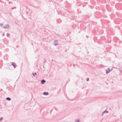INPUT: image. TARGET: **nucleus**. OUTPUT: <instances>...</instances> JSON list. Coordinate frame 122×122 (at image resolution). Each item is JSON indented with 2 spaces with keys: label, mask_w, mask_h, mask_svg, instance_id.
Wrapping results in <instances>:
<instances>
[{
  "label": "nucleus",
  "mask_w": 122,
  "mask_h": 122,
  "mask_svg": "<svg viewBox=\"0 0 122 122\" xmlns=\"http://www.w3.org/2000/svg\"><path fill=\"white\" fill-rule=\"evenodd\" d=\"M11 65H13L14 68H15L16 66H15V64L14 62H13L11 63Z\"/></svg>",
  "instance_id": "7ed1b4c3"
},
{
  "label": "nucleus",
  "mask_w": 122,
  "mask_h": 122,
  "mask_svg": "<svg viewBox=\"0 0 122 122\" xmlns=\"http://www.w3.org/2000/svg\"><path fill=\"white\" fill-rule=\"evenodd\" d=\"M57 22L58 23H60L61 22V20L60 19H58L57 20Z\"/></svg>",
  "instance_id": "0eeeda50"
},
{
  "label": "nucleus",
  "mask_w": 122,
  "mask_h": 122,
  "mask_svg": "<svg viewBox=\"0 0 122 122\" xmlns=\"http://www.w3.org/2000/svg\"><path fill=\"white\" fill-rule=\"evenodd\" d=\"M3 119V117H2L0 118V121H2Z\"/></svg>",
  "instance_id": "ddd939ff"
},
{
  "label": "nucleus",
  "mask_w": 122,
  "mask_h": 122,
  "mask_svg": "<svg viewBox=\"0 0 122 122\" xmlns=\"http://www.w3.org/2000/svg\"><path fill=\"white\" fill-rule=\"evenodd\" d=\"M3 25V24H1L0 23V25L1 26H2V25Z\"/></svg>",
  "instance_id": "f3484780"
},
{
  "label": "nucleus",
  "mask_w": 122,
  "mask_h": 122,
  "mask_svg": "<svg viewBox=\"0 0 122 122\" xmlns=\"http://www.w3.org/2000/svg\"><path fill=\"white\" fill-rule=\"evenodd\" d=\"M53 44L55 46L58 45V44H57V40H55L54 41Z\"/></svg>",
  "instance_id": "f03ea898"
},
{
  "label": "nucleus",
  "mask_w": 122,
  "mask_h": 122,
  "mask_svg": "<svg viewBox=\"0 0 122 122\" xmlns=\"http://www.w3.org/2000/svg\"><path fill=\"white\" fill-rule=\"evenodd\" d=\"M33 75L34 76H35L37 74L36 73H33Z\"/></svg>",
  "instance_id": "9b49d317"
},
{
  "label": "nucleus",
  "mask_w": 122,
  "mask_h": 122,
  "mask_svg": "<svg viewBox=\"0 0 122 122\" xmlns=\"http://www.w3.org/2000/svg\"><path fill=\"white\" fill-rule=\"evenodd\" d=\"M79 33H80V31H79Z\"/></svg>",
  "instance_id": "b1692460"
},
{
  "label": "nucleus",
  "mask_w": 122,
  "mask_h": 122,
  "mask_svg": "<svg viewBox=\"0 0 122 122\" xmlns=\"http://www.w3.org/2000/svg\"><path fill=\"white\" fill-rule=\"evenodd\" d=\"M43 68H45V66H44V64H43Z\"/></svg>",
  "instance_id": "a211bd4d"
},
{
  "label": "nucleus",
  "mask_w": 122,
  "mask_h": 122,
  "mask_svg": "<svg viewBox=\"0 0 122 122\" xmlns=\"http://www.w3.org/2000/svg\"><path fill=\"white\" fill-rule=\"evenodd\" d=\"M75 122H80L81 121L79 119H76L75 120Z\"/></svg>",
  "instance_id": "1a4fd4ad"
},
{
  "label": "nucleus",
  "mask_w": 122,
  "mask_h": 122,
  "mask_svg": "<svg viewBox=\"0 0 122 122\" xmlns=\"http://www.w3.org/2000/svg\"><path fill=\"white\" fill-rule=\"evenodd\" d=\"M120 72H121V73H122V71H120Z\"/></svg>",
  "instance_id": "5701e85b"
},
{
  "label": "nucleus",
  "mask_w": 122,
  "mask_h": 122,
  "mask_svg": "<svg viewBox=\"0 0 122 122\" xmlns=\"http://www.w3.org/2000/svg\"><path fill=\"white\" fill-rule=\"evenodd\" d=\"M9 4H10V3H11V2H9Z\"/></svg>",
  "instance_id": "aec40b11"
},
{
  "label": "nucleus",
  "mask_w": 122,
  "mask_h": 122,
  "mask_svg": "<svg viewBox=\"0 0 122 122\" xmlns=\"http://www.w3.org/2000/svg\"><path fill=\"white\" fill-rule=\"evenodd\" d=\"M2 36H5V34H3L2 35Z\"/></svg>",
  "instance_id": "6ab92c4d"
},
{
  "label": "nucleus",
  "mask_w": 122,
  "mask_h": 122,
  "mask_svg": "<svg viewBox=\"0 0 122 122\" xmlns=\"http://www.w3.org/2000/svg\"><path fill=\"white\" fill-rule=\"evenodd\" d=\"M49 93L48 92H44L43 93V94L45 95H47Z\"/></svg>",
  "instance_id": "423d86ee"
},
{
  "label": "nucleus",
  "mask_w": 122,
  "mask_h": 122,
  "mask_svg": "<svg viewBox=\"0 0 122 122\" xmlns=\"http://www.w3.org/2000/svg\"><path fill=\"white\" fill-rule=\"evenodd\" d=\"M6 99L8 101H10L11 100V98L9 97H7L6 98Z\"/></svg>",
  "instance_id": "9d476101"
},
{
  "label": "nucleus",
  "mask_w": 122,
  "mask_h": 122,
  "mask_svg": "<svg viewBox=\"0 0 122 122\" xmlns=\"http://www.w3.org/2000/svg\"><path fill=\"white\" fill-rule=\"evenodd\" d=\"M52 61H53V60H52Z\"/></svg>",
  "instance_id": "393cba45"
},
{
  "label": "nucleus",
  "mask_w": 122,
  "mask_h": 122,
  "mask_svg": "<svg viewBox=\"0 0 122 122\" xmlns=\"http://www.w3.org/2000/svg\"><path fill=\"white\" fill-rule=\"evenodd\" d=\"M6 27V28H8L10 26L9 24H6L5 25Z\"/></svg>",
  "instance_id": "6e6552de"
},
{
  "label": "nucleus",
  "mask_w": 122,
  "mask_h": 122,
  "mask_svg": "<svg viewBox=\"0 0 122 122\" xmlns=\"http://www.w3.org/2000/svg\"><path fill=\"white\" fill-rule=\"evenodd\" d=\"M89 78H87L86 80L87 81H89Z\"/></svg>",
  "instance_id": "4468645a"
},
{
  "label": "nucleus",
  "mask_w": 122,
  "mask_h": 122,
  "mask_svg": "<svg viewBox=\"0 0 122 122\" xmlns=\"http://www.w3.org/2000/svg\"><path fill=\"white\" fill-rule=\"evenodd\" d=\"M46 60H45V61H44V63L45 62H46Z\"/></svg>",
  "instance_id": "412c9836"
},
{
  "label": "nucleus",
  "mask_w": 122,
  "mask_h": 122,
  "mask_svg": "<svg viewBox=\"0 0 122 122\" xmlns=\"http://www.w3.org/2000/svg\"><path fill=\"white\" fill-rule=\"evenodd\" d=\"M73 66H75V65L74 64H73Z\"/></svg>",
  "instance_id": "4be33fe9"
},
{
  "label": "nucleus",
  "mask_w": 122,
  "mask_h": 122,
  "mask_svg": "<svg viewBox=\"0 0 122 122\" xmlns=\"http://www.w3.org/2000/svg\"><path fill=\"white\" fill-rule=\"evenodd\" d=\"M46 82V81L45 80L43 79L41 80V83L42 84H44Z\"/></svg>",
  "instance_id": "20e7f679"
},
{
  "label": "nucleus",
  "mask_w": 122,
  "mask_h": 122,
  "mask_svg": "<svg viewBox=\"0 0 122 122\" xmlns=\"http://www.w3.org/2000/svg\"><path fill=\"white\" fill-rule=\"evenodd\" d=\"M6 35H7V37H9L10 36V34H9V33H7L6 34Z\"/></svg>",
  "instance_id": "f8f14e48"
},
{
  "label": "nucleus",
  "mask_w": 122,
  "mask_h": 122,
  "mask_svg": "<svg viewBox=\"0 0 122 122\" xmlns=\"http://www.w3.org/2000/svg\"><path fill=\"white\" fill-rule=\"evenodd\" d=\"M108 111L106 110L102 112V114H101V115L102 116L103 115V114L104 113H108Z\"/></svg>",
  "instance_id": "39448f33"
},
{
  "label": "nucleus",
  "mask_w": 122,
  "mask_h": 122,
  "mask_svg": "<svg viewBox=\"0 0 122 122\" xmlns=\"http://www.w3.org/2000/svg\"><path fill=\"white\" fill-rule=\"evenodd\" d=\"M110 71L111 70H110L109 68H108L106 70V73L108 74V73H109Z\"/></svg>",
  "instance_id": "f257e3e1"
},
{
  "label": "nucleus",
  "mask_w": 122,
  "mask_h": 122,
  "mask_svg": "<svg viewBox=\"0 0 122 122\" xmlns=\"http://www.w3.org/2000/svg\"><path fill=\"white\" fill-rule=\"evenodd\" d=\"M3 28H5V29L6 28V27L5 26H3Z\"/></svg>",
  "instance_id": "dca6fc26"
},
{
  "label": "nucleus",
  "mask_w": 122,
  "mask_h": 122,
  "mask_svg": "<svg viewBox=\"0 0 122 122\" xmlns=\"http://www.w3.org/2000/svg\"><path fill=\"white\" fill-rule=\"evenodd\" d=\"M16 8V7H13L12 8V10L13 9H15Z\"/></svg>",
  "instance_id": "2eb2a0df"
}]
</instances>
